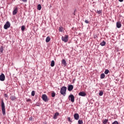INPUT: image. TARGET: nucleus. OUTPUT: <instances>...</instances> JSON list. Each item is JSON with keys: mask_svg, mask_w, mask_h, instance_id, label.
I'll return each instance as SVG.
<instances>
[{"mask_svg": "<svg viewBox=\"0 0 124 124\" xmlns=\"http://www.w3.org/2000/svg\"><path fill=\"white\" fill-rule=\"evenodd\" d=\"M72 90H73V85H69L68 87V91H69V92H71Z\"/></svg>", "mask_w": 124, "mask_h": 124, "instance_id": "9b49d317", "label": "nucleus"}, {"mask_svg": "<svg viewBox=\"0 0 124 124\" xmlns=\"http://www.w3.org/2000/svg\"><path fill=\"white\" fill-rule=\"evenodd\" d=\"M104 78H105V74H104V73H103V74H101L100 78L101 79H104Z\"/></svg>", "mask_w": 124, "mask_h": 124, "instance_id": "f3484780", "label": "nucleus"}, {"mask_svg": "<svg viewBox=\"0 0 124 124\" xmlns=\"http://www.w3.org/2000/svg\"><path fill=\"white\" fill-rule=\"evenodd\" d=\"M116 26L118 29H120L121 27H122V23H121V22L119 21L116 23Z\"/></svg>", "mask_w": 124, "mask_h": 124, "instance_id": "f8f14e48", "label": "nucleus"}, {"mask_svg": "<svg viewBox=\"0 0 124 124\" xmlns=\"http://www.w3.org/2000/svg\"><path fill=\"white\" fill-rule=\"evenodd\" d=\"M66 87L65 86H63L62 88L61 89L60 93L61 94L63 95V96H65V95L66 94Z\"/></svg>", "mask_w": 124, "mask_h": 124, "instance_id": "f03ea898", "label": "nucleus"}, {"mask_svg": "<svg viewBox=\"0 0 124 124\" xmlns=\"http://www.w3.org/2000/svg\"><path fill=\"white\" fill-rule=\"evenodd\" d=\"M109 72H110V71H109V70H108V69H107L105 71L104 73H105V74L107 75V74H108V73H109Z\"/></svg>", "mask_w": 124, "mask_h": 124, "instance_id": "b1692460", "label": "nucleus"}, {"mask_svg": "<svg viewBox=\"0 0 124 124\" xmlns=\"http://www.w3.org/2000/svg\"><path fill=\"white\" fill-rule=\"evenodd\" d=\"M41 8H42V7L41 6V4H38L37 6V9L38 10H41Z\"/></svg>", "mask_w": 124, "mask_h": 124, "instance_id": "aec40b11", "label": "nucleus"}, {"mask_svg": "<svg viewBox=\"0 0 124 124\" xmlns=\"http://www.w3.org/2000/svg\"><path fill=\"white\" fill-rule=\"evenodd\" d=\"M26 101L27 102H31V99H27Z\"/></svg>", "mask_w": 124, "mask_h": 124, "instance_id": "f704fd0d", "label": "nucleus"}, {"mask_svg": "<svg viewBox=\"0 0 124 124\" xmlns=\"http://www.w3.org/2000/svg\"><path fill=\"white\" fill-rule=\"evenodd\" d=\"M78 95H79V96H86L87 94H86V93L84 92H81L78 93Z\"/></svg>", "mask_w": 124, "mask_h": 124, "instance_id": "6e6552de", "label": "nucleus"}, {"mask_svg": "<svg viewBox=\"0 0 124 124\" xmlns=\"http://www.w3.org/2000/svg\"><path fill=\"white\" fill-rule=\"evenodd\" d=\"M52 97H55L56 96V93L55 92H53L51 93Z\"/></svg>", "mask_w": 124, "mask_h": 124, "instance_id": "a878e982", "label": "nucleus"}, {"mask_svg": "<svg viewBox=\"0 0 124 124\" xmlns=\"http://www.w3.org/2000/svg\"><path fill=\"white\" fill-rule=\"evenodd\" d=\"M8 28H10V22H9V21H7L4 25V29H5V30H7Z\"/></svg>", "mask_w": 124, "mask_h": 124, "instance_id": "39448f33", "label": "nucleus"}, {"mask_svg": "<svg viewBox=\"0 0 124 124\" xmlns=\"http://www.w3.org/2000/svg\"><path fill=\"white\" fill-rule=\"evenodd\" d=\"M22 0V1H23V2H27V1H28V0Z\"/></svg>", "mask_w": 124, "mask_h": 124, "instance_id": "e433bc0d", "label": "nucleus"}, {"mask_svg": "<svg viewBox=\"0 0 124 124\" xmlns=\"http://www.w3.org/2000/svg\"><path fill=\"white\" fill-rule=\"evenodd\" d=\"M75 97L73 94H71L69 96V99L71 100V102H74V99Z\"/></svg>", "mask_w": 124, "mask_h": 124, "instance_id": "423d86ee", "label": "nucleus"}, {"mask_svg": "<svg viewBox=\"0 0 124 124\" xmlns=\"http://www.w3.org/2000/svg\"><path fill=\"white\" fill-rule=\"evenodd\" d=\"M62 40L65 43L68 41V35H65L64 36L62 37Z\"/></svg>", "mask_w": 124, "mask_h": 124, "instance_id": "7ed1b4c3", "label": "nucleus"}, {"mask_svg": "<svg viewBox=\"0 0 124 124\" xmlns=\"http://www.w3.org/2000/svg\"><path fill=\"white\" fill-rule=\"evenodd\" d=\"M97 35H98V34H97V33L96 32L94 33V34H93V38L94 39L96 38V37H97Z\"/></svg>", "mask_w": 124, "mask_h": 124, "instance_id": "393cba45", "label": "nucleus"}, {"mask_svg": "<svg viewBox=\"0 0 124 124\" xmlns=\"http://www.w3.org/2000/svg\"><path fill=\"white\" fill-rule=\"evenodd\" d=\"M62 64H63V65H66V61L64 59H63L62 60Z\"/></svg>", "mask_w": 124, "mask_h": 124, "instance_id": "a211bd4d", "label": "nucleus"}, {"mask_svg": "<svg viewBox=\"0 0 124 124\" xmlns=\"http://www.w3.org/2000/svg\"><path fill=\"white\" fill-rule=\"evenodd\" d=\"M75 80H73V82H74Z\"/></svg>", "mask_w": 124, "mask_h": 124, "instance_id": "58836bf2", "label": "nucleus"}, {"mask_svg": "<svg viewBox=\"0 0 124 124\" xmlns=\"http://www.w3.org/2000/svg\"><path fill=\"white\" fill-rule=\"evenodd\" d=\"M50 66H51V67H54V66H55V61L54 60H52L51 62Z\"/></svg>", "mask_w": 124, "mask_h": 124, "instance_id": "4468645a", "label": "nucleus"}, {"mask_svg": "<svg viewBox=\"0 0 124 124\" xmlns=\"http://www.w3.org/2000/svg\"><path fill=\"white\" fill-rule=\"evenodd\" d=\"M1 107L2 109V114L3 115V116H5V105H4V102H3V100L1 101Z\"/></svg>", "mask_w": 124, "mask_h": 124, "instance_id": "f257e3e1", "label": "nucleus"}, {"mask_svg": "<svg viewBox=\"0 0 124 124\" xmlns=\"http://www.w3.org/2000/svg\"><path fill=\"white\" fill-rule=\"evenodd\" d=\"M42 98L45 102H47V101L49 100V99H48V97L47 96V95L46 94H44L42 96Z\"/></svg>", "mask_w": 124, "mask_h": 124, "instance_id": "20e7f679", "label": "nucleus"}, {"mask_svg": "<svg viewBox=\"0 0 124 124\" xmlns=\"http://www.w3.org/2000/svg\"><path fill=\"white\" fill-rule=\"evenodd\" d=\"M67 120H68V122H69L70 123H72V121L70 119V117H68Z\"/></svg>", "mask_w": 124, "mask_h": 124, "instance_id": "72a5a7b5", "label": "nucleus"}, {"mask_svg": "<svg viewBox=\"0 0 124 124\" xmlns=\"http://www.w3.org/2000/svg\"><path fill=\"white\" fill-rule=\"evenodd\" d=\"M50 40H51V38L50 37L47 36L46 39V42L48 43L50 41Z\"/></svg>", "mask_w": 124, "mask_h": 124, "instance_id": "2eb2a0df", "label": "nucleus"}, {"mask_svg": "<svg viewBox=\"0 0 124 124\" xmlns=\"http://www.w3.org/2000/svg\"><path fill=\"white\" fill-rule=\"evenodd\" d=\"M35 94V92H34V91H33L31 92V95L32 96H34Z\"/></svg>", "mask_w": 124, "mask_h": 124, "instance_id": "c756f323", "label": "nucleus"}, {"mask_svg": "<svg viewBox=\"0 0 124 124\" xmlns=\"http://www.w3.org/2000/svg\"><path fill=\"white\" fill-rule=\"evenodd\" d=\"M84 22L86 24H89V23H90V22H89L87 19H86Z\"/></svg>", "mask_w": 124, "mask_h": 124, "instance_id": "c9c22d12", "label": "nucleus"}, {"mask_svg": "<svg viewBox=\"0 0 124 124\" xmlns=\"http://www.w3.org/2000/svg\"><path fill=\"white\" fill-rule=\"evenodd\" d=\"M59 115H60V113H59V112L55 113L53 116V119L54 120L57 119V117H58V116H59Z\"/></svg>", "mask_w": 124, "mask_h": 124, "instance_id": "ddd939ff", "label": "nucleus"}, {"mask_svg": "<svg viewBox=\"0 0 124 124\" xmlns=\"http://www.w3.org/2000/svg\"><path fill=\"white\" fill-rule=\"evenodd\" d=\"M5 80V76H4V74H1V75H0V81H4Z\"/></svg>", "mask_w": 124, "mask_h": 124, "instance_id": "0eeeda50", "label": "nucleus"}, {"mask_svg": "<svg viewBox=\"0 0 124 124\" xmlns=\"http://www.w3.org/2000/svg\"><path fill=\"white\" fill-rule=\"evenodd\" d=\"M75 120L78 121L79 120V114L78 113H75L74 115Z\"/></svg>", "mask_w": 124, "mask_h": 124, "instance_id": "1a4fd4ad", "label": "nucleus"}, {"mask_svg": "<svg viewBox=\"0 0 124 124\" xmlns=\"http://www.w3.org/2000/svg\"><path fill=\"white\" fill-rule=\"evenodd\" d=\"M112 124H119V122L117 121H115Z\"/></svg>", "mask_w": 124, "mask_h": 124, "instance_id": "473e14b6", "label": "nucleus"}, {"mask_svg": "<svg viewBox=\"0 0 124 124\" xmlns=\"http://www.w3.org/2000/svg\"><path fill=\"white\" fill-rule=\"evenodd\" d=\"M99 95H100V96H102V95H103V92L102 91H100Z\"/></svg>", "mask_w": 124, "mask_h": 124, "instance_id": "c85d7f7f", "label": "nucleus"}, {"mask_svg": "<svg viewBox=\"0 0 124 124\" xmlns=\"http://www.w3.org/2000/svg\"><path fill=\"white\" fill-rule=\"evenodd\" d=\"M107 123H108V119H105L103 121V124H107Z\"/></svg>", "mask_w": 124, "mask_h": 124, "instance_id": "412c9836", "label": "nucleus"}, {"mask_svg": "<svg viewBox=\"0 0 124 124\" xmlns=\"http://www.w3.org/2000/svg\"><path fill=\"white\" fill-rule=\"evenodd\" d=\"M78 124H83V121L78 120Z\"/></svg>", "mask_w": 124, "mask_h": 124, "instance_id": "2f4dec72", "label": "nucleus"}, {"mask_svg": "<svg viewBox=\"0 0 124 124\" xmlns=\"http://www.w3.org/2000/svg\"><path fill=\"white\" fill-rule=\"evenodd\" d=\"M10 98H11V100H12V101H13L15 100V99H16V98L13 96H11Z\"/></svg>", "mask_w": 124, "mask_h": 124, "instance_id": "5701e85b", "label": "nucleus"}, {"mask_svg": "<svg viewBox=\"0 0 124 124\" xmlns=\"http://www.w3.org/2000/svg\"><path fill=\"white\" fill-rule=\"evenodd\" d=\"M59 31H64V29L61 26L59 27Z\"/></svg>", "mask_w": 124, "mask_h": 124, "instance_id": "6ab92c4d", "label": "nucleus"}, {"mask_svg": "<svg viewBox=\"0 0 124 124\" xmlns=\"http://www.w3.org/2000/svg\"><path fill=\"white\" fill-rule=\"evenodd\" d=\"M25 26L23 25V26L21 27V31H25Z\"/></svg>", "mask_w": 124, "mask_h": 124, "instance_id": "7c9ffc66", "label": "nucleus"}, {"mask_svg": "<svg viewBox=\"0 0 124 124\" xmlns=\"http://www.w3.org/2000/svg\"><path fill=\"white\" fill-rule=\"evenodd\" d=\"M119 1L120 2H123V1H124V0H119Z\"/></svg>", "mask_w": 124, "mask_h": 124, "instance_id": "4c0bfd02", "label": "nucleus"}, {"mask_svg": "<svg viewBox=\"0 0 124 124\" xmlns=\"http://www.w3.org/2000/svg\"><path fill=\"white\" fill-rule=\"evenodd\" d=\"M106 44V42H105V41H103V42L100 43V45H101V46H105Z\"/></svg>", "mask_w": 124, "mask_h": 124, "instance_id": "dca6fc26", "label": "nucleus"}, {"mask_svg": "<svg viewBox=\"0 0 124 124\" xmlns=\"http://www.w3.org/2000/svg\"><path fill=\"white\" fill-rule=\"evenodd\" d=\"M4 97H5L6 100H7V99H8V95H7V94H4Z\"/></svg>", "mask_w": 124, "mask_h": 124, "instance_id": "bb28decb", "label": "nucleus"}, {"mask_svg": "<svg viewBox=\"0 0 124 124\" xmlns=\"http://www.w3.org/2000/svg\"><path fill=\"white\" fill-rule=\"evenodd\" d=\"M96 12L98 14H101V13H102V10H97Z\"/></svg>", "mask_w": 124, "mask_h": 124, "instance_id": "4be33fe9", "label": "nucleus"}, {"mask_svg": "<svg viewBox=\"0 0 124 124\" xmlns=\"http://www.w3.org/2000/svg\"><path fill=\"white\" fill-rule=\"evenodd\" d=\"M0 52L2 53L3 52V46H1L0 48Z\"/></svg>", "mask_w": 124, "mask_h": 124, "instance_id": "cd10ccee", "label": "nucleus"}, {"mask_svg": "<svg viewBox=\"0 0 124 124\" xmlns=\"http://www.w3.org/2000/svg\"><path fill=\"white\" fill-rule=\"evenodd\" d=\"M18 13V8L16 7L13 12V15H16V13Z\"/></svg>", "mask_w": 124, "mask_h": 124, "instance_id": "9d476101", "label": "nucleus"}]
</instances>
